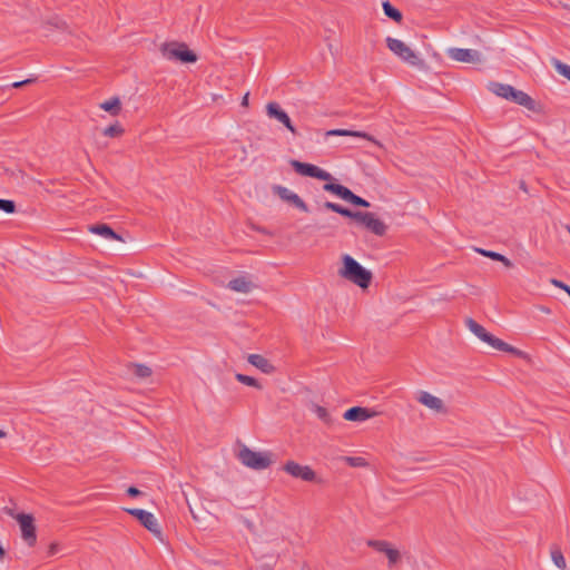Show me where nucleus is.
Listing matches in <instances>:
<instances>
[{
	"mask_svg": "<svg viewBox=\"0 0 570 570\" xmlns=\"http://www.w3.org/2000/svg\"><path fill=\"white\" fill-rule=\"evenodd\" d=\"M343 266L338 271V275L360 286L367 288L372 281V273L364 268L356 259L345 254L342 257Z\"/></svg>",
	"mask_w": 570,
	"mask_h": 570,
	"instance_id": "obj_1",
	"label": "nucleus"
},
{
	"mask_svg": "<svg viewBox=\"0 0 570 570\" xmlns=\"http://www.w3.org/2000/svg\"><path fill=\"white\" fill-rule=\"evenodd\" d=\"M466 327L482 342L489 344L493 348L502 352H508L512 354H521L519 350L515 347L509 345L508 343L503 342L502 340L493 336L489 332L485 331V328L480 325L478 322H475L473 318H466L465 320Z\"/></svg>",
	"mask_w": 570,
	"mask_h": 570,
	"instance_id": "obj_2",
	"label": "nucleus"
},
{
	"mask_svg": "<svg viewBox=\"0 0 570 570\" xmlns=\"http://www.w3.org/2000/svg\"><path fill=\"white\" fill-rule=\"evenodd\" d=\"M237 459L244 464L245 466L261 471L267 469L273 460H272V453L271 452H257L250 450L248 446L243 445L238 453Z\"/></svg>",
	"mask_w": 570,
	"mask_h": 570,
	"instance_id": "obj_3",
	"label": "nucleus"
},
{
	"mask_svg": "<svg viewBox=\"0 0 570 570\" xmlns=\"http://www.w3.org/2000/svg\"><path fill=\"white\" fill-rule=\"evenodd\" d=\"M385 41L387 48L403 62L419 68L424 66V61L419 57V55L402 40L387 37Z\"/></svg>",
	"mask_w": 570,
	"mask_h": 570,
	"instance_id": "obj_4",
	"label": "nucleus"
},
{
	"mask_svg": "<svg viewBox=\"0 0 570 570\" xmlns=\"http://www.w3.org/2000/svg\"><path fill=\"white\" fill-rule=\"evenodd\" d=\"M160 51L167 60H179L185 63H194L197 61L196 53L189 50L186 43L183 42L164 43Z\"/></svg>",
	"mask_w": 570,
	"mask_h": 570,
	"instance_id": "obj_5",
	"label": "nucleus"
},
{
	"mask_svg": "<svg viewBox=\"0 0 570 570\" xmlns=\"http://www.w3.org/2000/svg\"><path fill=\"white\" fill-rule=\"evenodd\" d=\"M289 165L301 176L313 177L324 181L334 179L328 171L308 163H302L299 160L292 159Z\"/></svg>",
	"mask_w": 570,
	"mask_h": 570,
	"instance_id": "obj_6",
	"label": "nucleus"
},
{
	"mask_svg": "<svg viewBox=\"0 0 570 570\" xmlns=\"http://www.w3.org/2000/svg\"><path fill=\"white\" fill-rule=\"evenodd\" d=\"M21 530V537L29 547H33L37 541L35 520L31 514L18 513L14 515Z\"/></svg>",
	"mask_w": 570,
	"mask_h": 570,
	"instance_id": "obj_7",
	"label": "nucleus"
},
{
	"mask_svg": "<svg viewBox=\"0 0 570 570\" xmlns=\"http://www.w3.org/2000/svg\"><path fill=\"white\" fill-rule=\"evenodd\" d=\"M446 56L454 61L464 63H480L482 61V55L474 49L449 48Z\"/></svg>",
	"mask_w": 570,
	"mask_h": 570,
	"instance_id": "obj_8",
	"label": "nucleus"
},
{
	"mask_svg": "<svg viewBox=\"0 0 570 570\" xmlns=\"http://www.w3.org/2000/svg\"><path fill=\"white\" fill-rule=\"evenodd\" d=\"M272 189L273 193L277 195L282 200L289 203L304 213L308 212L306 203L296 193L292 191L287 187L274 185Z\"/></svg>",
	"mask_w": 570,
	"mask_h": 570,
	"instance_id": "obj_9",
	"label": "nucleus"
},
{
	"mask_svg": "<svg viewBox=\"0 0 570 570\" xmlns=\"http://www.w3.org/2000/svg\"><path fill=\"white\" fill-rule=\"evenodd\" d=\"M283 470L293 478L312 482L316 479L315 472L308 465H301L295 461H287Z\"/></svg>",
	"mask_w": 570,
	"mask_h": 570,
	"instance_id": "obj_10",
	"label": "nucleus"
},
{
	"mask_svg": "<svg viewBox=\"0 0 570 570\" xmlns=\"http://www.w3.org/2000/svg\"><path fill=\"white\" fill-rule=\"evenodd\" d=\"M127 512L136 517L140 523L153 533H160L159 524L151 512L142 509H128Z\"/></svg>",
	"mask_w": 570,
	"mask_h": 570,
	"instance_id": "obj_11",
	"label": "nucleus"
},
{
	"mask_svg": "<svg viewBox=\"0 0 570 570\" xmlns=\"http://www.w3.org/2000/svg\"><path fill=\"white\" fill-rule=\"evenodd\" d=\"M266 114L269 118L276 119L283 124L292 134H296V129L292 124L289 116L279 107L277 102H268Z\"/></svg>",
	"mask_w": 570,
	"mask_h": 570,
	"instance_id": "obj_12",
	"label": "nucleus"
},
{
	"mask_svg": "<svg viewBox=\"0 0 570 570\" xmlns=\"http://www.w3.org/2000/svg\"><path fill=\"white\" fill-rule=\"evenodd\" d=\"M416 400L417 402H420L421 404L436 413L445 412L444 402L440 397L434 396L426 391H420L417 393Z\"/></svg>",
	"mask_w": 570,
	"mask_h": 570,
	"instance_id": "obj_13",
	"label": "nucleus"
},
{
	"mask_svg": "<svg viewBox=\"0 0 570 570\" xmlns=\"http://www.w3.org/2000/svg\"><path fill=\"white\" fill-rule=\"evenodd\" d=\"M373 415L374 412L366 407L353 406L344 412L343 419L346 421L364 422Z\"/></svg>",
	"mask_w": 570,
	"mask_h": 570,
	"instance_id": "obj_14",
	"label": "nucleus"
},
{
	"mask_svg": "<svg viewBox=\"0 0 570 570\" xmlns=\"http://www.w3.org/2000/svg\"><path fill=\"white\" fill-rule=\"evenodd\" d=\"M326 136H352V137H360L367 139L368 141L373 142L374 145L382 147V144L376 140L373 136L364 132V131H355V130H347V129H332L326 131Z\"/></svg>",
	"mask_w": 570,
	"mask_h": 570,
	"instance_id": "obj_15",
	"label": "nucleus"
},
{
	"mask_svg": "<svg viewBox=\"0 0 570 570\" xmlns=\"http://www.w3.org/2000/svg\"><path fill=\"white\" fill-rule=\"evenodd\" d=\"M510 100L529 109V110H534L535 109V102L534 100L524 91L522 90H518L515 88H513V91L510 96Z\"/></svg>",
	"mask_w": 570,
	"mask_h": 570,
	"instance_id": "obj_16",
	"label": "nucleus"
},
{
	"mask_svg": "<svg viewBox=\"0 0 570 570\" xmlns=\"http://www.w3.org/2000/svg\"><path fill=\"white\" fill-rule=\"evenodd\" d=\"M247 361L249 364H252L253 366L257 367L258 370L266 374H271L275 370L273 364L267 358L259 354H249Z\"/></svg>",
	"mask_w": 570,
	"mask_h": 570,
	"instance_id": "obj_17",
	"label": "nucleus"
},
{
	"mask_svg": "<svg viewBox=\"0 0 570 570\" xmlns=\"http://www.w3.org/2000/svg\"><path fill=\"white\" fill-rule=\"evenodd\" d=\"M89 232H91L92 234H97L109 240H122L121 236H119L106 224L91 225L89 226Z\"/></svg>",
	"mask_w": 570,
	"mask_h": 570,
	"instance_id": "obj_18",
	"label": "nucleus"
},
{
	"mask_svg": "<svg viewBox=\"0 0 570 570\" xmlns=\"http://www.w3.org/2000/svg\"><path fill=\"white\" fill-rule=\"evenodd\" d=\"M363 226L377 236H383L387 229L386 225L381 219L376 218L373 213L368 215Z\"/></svg>",
	"mask_w": 570,
	"mask_h": 570,
	"instance_id": "obj_19",
	"label": "nucleus"
},
{
	"mask_svg": "<svg viewBox=\"0 0 570 570\" xmlns=\"http://www.w3.org/2000/svg\"><path fill=\"white\" fill-rule=\"evenodd\" d=\"M228 288L238 293H249L253 288V283L240 276L229 281Z\"/></svg>",
	"mask_w": 570,
	"mask_h": 570,
	"instance_id": "obj_20",
	"label": "nucleus"
},
{
	"mask_svg": "<svg viewBox=\"0 0 570 570\" xmlns=\"http://www.w3.org/2000/svg\"><path fill=\"white\" fill-rule=\"evenodd\" d=\"M489 88L494 95L510 100V98H511L510 96H511L514 87H512L511 85H505V83H501V82H491Z\"/></svg>",
	"mask_w": 570,
	"mask_h": 570,
	"instance_id": "obj_21",
	"label": "nucleus"
},
{
	"mask_svg": "<svg viewBox=\"0 0 570 570\" xmlns=\"http://www.w3.org/2000/svg\"><path fill=\"white\" fill-rule=\"evenodd\" d=\"M100 108L112 116H117L121 109L120 99L118 97H114L109 100H106L102 104H100Z\"/></svg>",
	"mask_w": 570,
	"mask_h": 570,
	"instance_id": "obj_22",
	"label": "nucleus"
},
{
	"mask_svg": "<svg viewBox=\"0 0 570 570\" xmlns=\"http://www.w3.org/2000/svg\"><path fill=\"white\" fill-rule=\"evenodd\" d=\"M323 189L325 191H330V193H333L335 194L336 196L341 197L342 199L345 200L350 189L343 185H340V184H334V183H331L327 181L324 186H323Z\"/></svg>",
	"mask_w": 570,
	"mask_h": 570,
	"instance_id": "obj_23",
	"label": "nucleus"
},
{
	"mask_svg": "<svg viewBox=\"0 0 570 570\" xmlns=\"http://www.w3.org/2000/svg\"><path fill=\"white\" fill-rule=\"evenodd\" d=\"M312 411L325 424H327V425L333 424L334 421H333L330 412L327 411V409H325L324 406H321V405H317V404H313L312 405Z\"/></svg>",
	"mask_w": 570,
	"mask_h": 570,
	"instance_id": "obj_24",
	"label": "nucleus"
},
{
	"mask_svg": "<svg viewBox=\"0 0 570 570\" xmlns=\"http://www.w3.org/2000/svg\"><path fill=\"white\" fill-rule=\"evenodd\" d=\"M382 7H383V11H384L385 16H387L389 18L393 19L396 22H400L402 20L401 11L399 9H396L395 7H393L390 3V1H384Z\"/></svg>",
	"mask_w": 570,
	"mask_h": 570,
	"instance_id": "obj_25",
	"label": "nucleus"
},
{
	"mask_svg": "<svg viewBox=\"0 0 570 570\" xmlns=\"http://www.w3.org/2000/svg\"><path fill=\"white\" fill-rule=\"evenodd\" d=\"M130 371L135 376L139 379H145L151 375V368L144 364H131Z\"/></svg>",
	"mask_w": 570,
	"mask_h": 570,
	"instance_id": "obj_26",
	"label": "nucleus"
},
{
	"mask_svg": "<svg viewBox=\"0 0 570 570\" xmlns=\"http://www.w3.org/2000/svg\"><path fill=\"white\" fill-rule=\"evenodd\" d=\"M551 65L554 67V69L562 75L564 78H567L570 81V66L560 61L557 58L551 59Z\"/></svg>",
	"mask_w": 570,
	"mask_h": 570,
	"instance_id": "obj_27",
	"label": "nucleus"
},
{
	"mask_svg": "<svg viewBox=\"0 0 570 570\" xmlns=\"http://www.w3.org/2000/svg\"><path fill=\"white\" fill-rule=\"evenodd\" d=\"M345 200L351 203V204H353V205H355V206L370 207V203L366 199L355 195L351 190L348 191Z\"/></svg>",
	"mask_w": 570,
	"mask_h": 570,
	"instance_id": "obj_28",
	"label": "nucleus"
},
{
	"mask_svg": "<svg viewBox=\"0 0 570 570\" xmlns=\"http://www.w3.org/2000/svg\"><path fill=\"white\" fill-rule=\"evenodd\" d=\"M551 559L553 561V563L556 564V567H558L559 569H566L567 567V563H566V559L561 552V550L559 549H554L551 551Z\"/></svg>",
	"mask_w": 570,
	"mask_h": 570,
	"instance_id": "obj_29",
	"label": "nucleus"
},
{
	"mask_svg": "<svg viewBox=\"0 0 570 570\" xmlns=\"http://www.w3.org/2000/svg\"><path fill=\"white\" fill-rule=\"evenodd\" d=\"M367 546L374 548L375 550L386 553L387 550H390L391 546L387 541L384 540H370L367 542Z\"/></svg>",
	"mask_w": 570,
	"mask_h": 570,
	"instance_id": "obj_30",
	"label": "nucleus"
},
{
	"mask_svg": "<svg viewBox=\"0 0 570 570\" xmlns=\"http://www.w3.org/2000/svg\"><path fill=\"white\" fill-rule=\"evenodd\" d=\"M236 380L245 385H248V386H253V387H257V389H261V385L259 383L257 382L256 379L252 377V376H248V375H245V374H236Z\"/></svg>",
	"mask_w": 570,
	"mask_h": 570,
	"instance_id": "obj_31",
	"label": "nucleus"
},
{
	"mask_svg": "<svg viewBox=\"0 0 570 570\" xmlns=\"http://www.w3.org/2000/svg\"><path fill=\"white\" fill-rule=\"evenodd\" d=\"M344 461L350 466H353V468H362V466H366L367 465L366 460L364 458H362V456H345Z\"/></svg>",
	"mask_w": 570,
	"mask_h": 570,
	"instance_id": "obj_32",
	"label": "nucleus"
},
{
	"mask_svg": "<svg viewBox=\"0 0 570 570\" xmlns=\"http://www.w3.org/2000/svg\"><path fill=\"white\" fill-rule=\"evenodd\" d=\"M0 210L12 214L16 212V204L13 200L10 199H2L0 198Z\"/></svg>",
	"mask_w": 570,
	"mask_h": 570,
	"instance_id": "obj_33",
	"label": "nucleus"
},
{
	"mask_svg": "<svg viewBox=\"0 0 570 570\" xmlns=\"http://www.w3.org/2000/svg\"><path fill=\"white\" fill-rule=\"evenodd\" d=\"M122 132H124V129L118 124L108 126L104 130V135L108 136V137H117V136L121 135Z\"/></svg>",
	"mask_w": 570,
	"mask_h": 570,
	"instance_id": "obj_34",
	"label": "nucleus"
},
{
	"mask_svg": "<svg viewBox=\"0 0 570 570\" xmlns=\"http://www.w3.org/2000/svg\"><path fill=\"white\" fill-rule=\"evenodd\" d=\"M475 252L481 254L482 256L489 257L493 261L501 259V254L497 253V252H492V250H488V249H483V248H475Z\"/></svg>",
	"mask_w": 570,
	"mask_h": 570,
	"instance_id": "obj_35",
	"label": "nucleus"
},
{
	"mask_svg": "<svg viewBox=\"0 0 570 570\" xmlns=\"http://www.w3.org/2000/svg\"><path fill=\"white\" fill-rule=\"evenodd\" d=\"M385 554L389 559L390 566L395 564L400 560V552L396 549L390 548Z\"/></svg>",
	"mask_w": 570,
	"mask_h": 570,
	"instance_id": "obj_36",
	"label": "nucleus"
},
{
	"mask_svg": "<svg viewBox=\"0 0 570 570\" xmlns=\"http://www.w3.org/2000/svg\"><path fill=\"white\" fill-rule=\"evenodd\" d=\"M370 214H371L370 212H355L353 215V219L356 220L357 223L364 225L365 220H366V218H368Z\"/></svg>",
	"mask_w": 570,
	"mask_h": 570,
	"instance_id": "obj_37",
	"label": "nucleus"
},
{
	"mask_svg": "<svg viewBox=\"0 0 570 570\" xmlns=\"http://www.w3.org/2000/svg\"><path fill=\"white\" fill-rule=\"evenodd\" d=\"M340 206H341L340 204H336V203H333V202H325L323 204V208L332 210V212H335V213L338 212Z\"/></svg>",
	"mask_w": 570,
	"mask_h": 570,
	"instance_id": "obj_38",
	"label": "nucleus"
},
{
	"mask_svg": "<svg viewBox=\"0 0 570 570\" xmlns=\"http://www.w3.org/2000/svg\"><path fill=\"white\" fill-rule=\"evenodd\" d=\"M355 212H352L351 209L348 208H345L343 207L342 205L340 206V209L337 212V214L342 215V216H345V217H350L353 219V215H354Z\"/></svg>",
	"mask_w": 570,
	"mask_h": 570,
	"instance_id": "obj_39",
	"label": "nucleus"
},
{
	"mask_svg": "<svg viewBox=\"0 0 570 570\" xmlns=\"http://www.w3.org/2000/svg\"><path fill=\"white\" fill-rule=\"evenodd\" d=\"M127 494L130 497H138L141 494V491L139 489H137L136 487H129L127 489Z\"/></svg>",
	"mask_w": 570,
	"mask_h": 570,
	"instance_id": "obj_40",
	"label": "nucleus"
},
{
	"mask_svg": "<svg viewBox=\"0 0 570 570\" xmlns=\"http://www.w3.org/2000/svg\"><path fill=\"white\" fill-rule=\"evenodd\" d=\"M56 28L58 29H65L66 28V22L59 18H55L53 21L51 22Z\"/></svg>",
	"mask_w": 570,
	"mask_h": 570,
	"instance_id": "obj_41",
	"label": "nucleus"
},
{
	"mask_svg": "<svg viewBox=\"0 0 570 570\" xmlns=\"http://www.w3.org/2000/svg\"><path fill=\"white\" fill-rule=\"evenodd\" d=\"M32 81H33L32 79H26V80H22V81H16V82L12 83V87L13 88H20V87H22V86H24L27 83L32 82Z\"/></svg>",
	"mask_w": 570,
	"mask_h": 570,
	"instance_id": "obj_42",
	"label": "nucleus"
},
{
	"mask_svg": "<svg viewBox=\"0 0 570 570\" xmlns=\"http://www.w3.org/2000/svg\"><path fill=\"white\" fill-rule=\"evenodd\" d=\"M498 262L503 263V265L508 268L513 266L512 262L509 258H507L505 256H503L502 254H501V259H499Z\"/></svg>",
	"mask_w": 570,
	"mask_h": 570,
	"instance_id": "obj_43",
	"label": "nucleus"
},
{
	"mask_svg": "<svg viewBox=\"0 0 570 570\" xmlns=\"http://www.w3.org/2000/svg\"><path fill=\"white\" fill-rule=\"evenodd\" d=\"M57 551H58V544L52 543V544H50V547H49L48 554H49V556H53Z\"/></svg>",
	"mask_w": 570,
	"mask_h": 570,
	"instance_id": "obj_44",
	"label": "nucleus"
},
{
	"mask_svg": "<svg viewBox=\"0 0 570 570\" xmlns=\"http://www.w3.org/2000/svg\"><path fill=\"white\" fill-rule=\"evenodd\" d=\"M248 100H249V94L247 92V94L244 95L240 105L243 107H247L248 106Z\"/></svg>",
	"mask_w": 570,
	"mask_h": 570,
	"instance_id": "obj_45",
	"label": "nucleus"
},
{
	"mask_svg": "<svg viewBox=\"0 0 570 570\" xmlns=\"http://www.w3.org/2000/svg\"><path fill=\"white\" fill-rule=\"evenodd\" d=\"M3 556H4V550H3L2 546L0 544V560H2Z\"/></svg>",
	"mask_w": 570,
	"mask_h": 570,
	"instance_id": "obj_46",
	"label": "nucleus"
},
{
	"mask_svg": "<svg viewBox=\"0 0 570 570\" xmlns=\"http://www.w3.org/2000/svg\"><path fill=\"white\" fill-rule=\"evenodd\" d=\"M6 436V432L3 430L0 429V439L4 438Z\"/></svg>",
	"mask_w": 570,
	"mask_h": 570,
	"instance_id": "obj_47",
	"label": "nucleus"
}]
</instances>
